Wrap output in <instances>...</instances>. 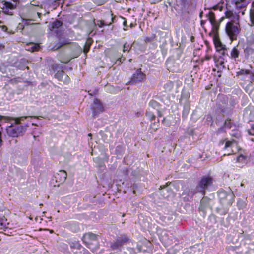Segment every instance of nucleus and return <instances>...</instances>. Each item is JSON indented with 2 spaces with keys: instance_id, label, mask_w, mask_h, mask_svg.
Wrapping results in <instances>:
<instances>
[{
  "instance_id": "1",
  "label": "nucleus",
  "mask_w": 254,
  "mask_h": 254,
  "mask_svg": "<svg viewBox=\"0 0 254 254\" xmlns=\"http://www.w3.org/2000/svg\"><path fill=\"white\" fill-rule=\"evenodd\" d=\"M29 116H21L19 117H11L0 116V119L3 118L6 121H13L11 125L6 128L7 134L11 137H16L22 135L25 132L27 125H23L21 124V122L24 121Z\"/></svg>"
},
{
  "instance_id": "2",
  "label": "nucleus",
  "mask_w": 254,
  "mask_h": 254,
  "mask_svg": "<svg viewBox=\"0 0 254 254\" xmlns=\"http://www.w3.org/2000/svg\"><path fill=\"white\" fill-rule=\"evenodd\" d=\"M225 31L231 41L236 40L240 32L239 21L228 22L225 26Z\"/></svg>"
},
{
  "instance_id": "3",
  "label": "nucleus",
  "mask_w": 254,
  "mask_h": 254,
  "mask_svg": "<svg viewBox=\"0 0 254 254\" xmlns=\"http://www.w3.org/2000/svg\"><path fill=\"white\" fill-rule=\"evenodd\" d=\"M221 203L226 205H230L232 204L234 195L231 191L227 192L224 190H220L218 193Z\"/></svg>"
},
{
  "instance_id": "4",
  "label": "nucleus",
  "mask_w": 254,
  "mask_h": 254,
  "mask_svg": "<svg viewBox=\"0 0 254 254\" xmlns=\"http://www.w3.org/2000/svg\"><path fill=\"white\" fill-rule=\"evenodd\" d=\"M212 183V179L208 176L203 177L199 182L198 185L196 187L194 193H201L204 195L205 189H207Z\"/></svg>"
},
{
  "instance_id": "5",
  "label": "nucleus",
  "mask_w": 254,
  "mask_h": 254,
  "mask_svg": "<svg viewBox=\"0 0 254 254\" xmlns=\"http://www.w3.org/2000/svg\"><path fill=\"white\" fill-rule=\"evenodd\" d=\"M129 241L130 240L126 236L119 237L116 242H114L111 244V247L113 250L120 251L122 247L128 243Z\"/></svg>"
},
{
  "instance_id": "6",
  "label": "nucleus",
  "mask_w": 254,
  "mask_h": 254,
  "mask_svg": "<svg viewBox=\"0 0 254 254\" xmlns=\"http://www.w3.org/2000/svg\"><path fill=\"white\" fill-rule=\"evenodd\" d=\"M146 78V75L144 74L141 69H138L133 74L129 81L130 84H135L138 82L143 81Z\"/></svg>"
},
{
  "instance_id": "7",
  "label": "nucleus",
  "mask_w": 254,
  "mask_h": 254,
  "mask_svg": "<svg viewBox=\"0 0 254 254\" xmlns=\"http://www.w3.org/2000/svg\"><path fill=\"white\" fill-rule=\"evenodd\" d=\"M243 117L247 122L254 120V108L248 107L245 108L243 113Z\"/></svg>"
},
{
  "instance_id": "8",
  "label": "nucleus",
  "mask_w": 254,
  "mask_h": 254,
  "mask_svg": "<svg viewBox=\"0 0 254 254\" xmlns=\"http://www.w3.org/2000/svg\"><path fill=\"white\" fill-rule=\"evenodd\" d=\"M92 109L93 116H96L100 113L103 112V107L99 100L97 99H95L94 100Z\"/></svg>"
},
{
  "instance_id": "9",
  "label": "nucleus",
  "mask_w": 254,
  "mask_h": 254,
  "mask_svg": "<svg viewBox=\"0 0 254 254\" xmlns=\"http://www.w3.org/2000/svg\"><path fill=\"white\" fill-rule=\"evenodd\" d=\"M244 56L245 58L249 61H254V47L252 46H248L244 49Z\"/></svg>"
},
{
  "instance_id": "10",
  "label": "nucleus",
  "mask_w": 254,
  "mask_h": 254,
  "mask_svg": "<svg viewBox=\"0 0 254 254\" xmlns=\"http://www.w3.org/2000/svg\"><path fill=\"white\" fill-rule=\"evenodd\" d=\"M97 236L92 233L85 234L83 237V241L88 245L91 244L94 241H96Z\"/></svg>"
},
{
  "instance_id": "11",
  "label": "nucleus",
  "mask_w": 254,
  "mask_h": 254,
  "mask_svg": "<svg viewBox=\"0 0 254 254\" xmlns=\"http://www.w3.org/2000/svg\"><path fill=\"white\" fill-rule=\"evenodd\" d=\"M106 15L107 17L110 19V21L107 22L105 21L104 20H98L97 22V25L99 27H102L105 25H110L113 22V17H112V14L110 13V12H108L107 13Z\"/></svg>"
},
{
  "instance_id": "12",
  "label": "nucleus",
  "mask_w": 254,
  "mask_h": 254,
  "mask_svg": "<svg viewBox=\"0 0 254 254\" xmlns=\"http://www.w3.org/2000/svg\"><path fill=\"white\" fill-rule=\"evenodd\" d=\"M236 145L235 142L234 141H227L226 142L225 146H224V149L227 150L228 149L229 152L228 153L227 155H229L231 153H233L234 152V151L233 149V148L234 146Z\"/></svg>"
},
{
  "instance_id": "13",
  "label": "nucleus",
  "mask_w": 254,
  "mask_h": 254,
  "mask_svg": "<svg viewBox=\"0 0 254 254\" xmlns=\"http://www.w3.org/2000/svg\"><path fill=\"white\" fill-rule=\"evenodd\" d=\"M2 5L3 12L7 14L12 15V13L9 12V10L14 9L13 5L10 2L7 1H4V2L2 3Z\"/></svg>"
},
{
  "instance_id": "14",
  "label": "nucleus",
  "mask_w": 254,
  "mask_h": 254,
  "mask_svg": "<svg viewBox=\"0 0 254 254\" xmlns=\"http://www.w3.org/2000/svg\"><path fill=\"white\" fill-rule=\"evenodd\" d=\"M225 16L226 18H230L231 20V22H236L239 20V16L237 14H234L231 11H227L225 12Z\"/></svg>"
},
{
  "instance_id": "15",
  "label": "nucleus",
  "mask_w": 254,
  "mask_h": 254,
  "mask_svg": "<svg viewBox=\"0 0 254 254\" xmlns=\"http://www.w3.org/2000/svg\"><path fill=\"white\" fill-rule=\"evenodd\" d=\"M67 177V174L65 171L60 170L59 172L57 174L56 178L57 180L59 179V181L60 182H64L65 181Z\"/></svg>"
},
{
  "instance_id": "16",
  "label": "nucleus",
  "mask_w": 254,
  "mask_h": 254,
  "mask_svg": "<svg viewBox=\"0 0 254 254\" xmlns=\"http://www.w3.org/2000/svg\"><path fill=\"white\" fill-rule=\"evenodd\" d=\"M249 3V0H236L235 5L237 8H243L247 6Z\"/></svg>"
},
{
  "instance_id": "17",
  "label": "nucleus",
  "mask_w": 254,
  "mask_h": 254,
  "mask_svg": "<svg viewBox=\"0 0 254 254\" xmlns=\"http://www.w3.org/2000/svg\"><path fill=\"white\" fill-rule=\"evenodd\" d=\"M250 19L251 21L250 26H254V2H253L251 8L250 10Z\"/></svg>"
},
{
  "instance_id": "18",
  "label": "nucleus",
  "mask_w": 254,
  "mask_h": 254,
  "mask_svg": "<svg viewBox=\"0 0 254 254\" xmlns=\"http://www.w3.org/2000/svg\"><path fill=\"white\" fill-rule=\"evenodd\" d=\"M215 45L218 51H222V54H225V45H223L219 41H215Z\"/></svg>"
},
{
  "instance_id": "19",
  "label": "nucleus",
  "mask_w": 254,
  "mask_h": 254,
  "mask_svg": "<svg viewBox=\"0 0 254 254\" xmlns=\"http://www.w3.org/2000/svg\"><path fill=\"white\" fill-rule=\"evenodd\" d=\"M62 22L60 21L56 20L54 22H52L50 25H49V28L52 31L55 29H57L62 26Z\"/></svg>"
},
{
  "instance_id": "20",
  "label": "nucleus",
  "mask_w": 254,
  "mask_h": 254,
  "mask_svg": "<svg viewBox=\"0 0 254 254\" xmlns=\"http://www.w3.org/2000/svg\"><path fill=\"white\" fill-rule=\"evenodd\" d=\"M239 55V51L236 47H234L231 52V57L232 59H236L238 58Z\"/></svg>"
},
{
  "instance_id": "21",
  "label": "nucleus",
  "mask_w": 254,
  "mask_h": 254,
  "mask_svg": "<svg viewBox=\"0 0 254 254\" xmlns=\"http://www.w3.org/2000/svg\"><path fill=\"white\" fill-rule=\"evenodd\" d=\"M208 19L210 21V23L214 25L215 23V16L214 14L212 12L209 11L207 15Z\"/></svg>"
},
{
  "instance_id": "22",
  "label": "nucleus",
  "mask_w": 254,
  "mask_h": 254,
  "mask_svg": "<svg viewBox=\"0 0 254 254\" xmlns=\"http://www.w3.org/2000/svg\"><path fill=\"white\" fill-rule=\"evenodd\" d=\"M173 87V83L172 82H168L164 85V88L166 91H170Z\"/></svg>"
},
{
  "instance_id": "23",
  "label": "nucleus",
  "mask_w": 254,
  "mask_h": 254,
  "mask_svg": "<svg viewBox=\"0 0 254 254\" xmlns=\"http://www.w3.org/2000/svg\"><path fill=\"white\" fill-rule=\"evenodd\" d=\"M7 220L4 217L0 218V229H2L6 226Z\"/></svg>"
},
{
  "instance_id": "24",
  "label": "nucleus",
  "mask_w": 254,
  "mask_h": 254,
  "mask_svg": "<svg viewBox=\"0 0 254 254\" xmlns=\"http://www.w3.org/2000/svg\"><path fill=\"white\" fill-rule=\"evenodd\" d=\"M206 200V199L205 198H203L201 199L200 201V204L199 206V209L204 211L206 208V205H205V201Z\"/></svg>"
},
{
  "instance_id": "25",
  "label": "nucleus",
  "mask_w": 254,
  "mask_h": 254,
  "mask_svg": "<svg viewBox=\"0 0 254 254\" xmlns=\"http://www.w3.org/2000/svg\"><path fill=\"white\" fill-rule=\"evenodd\" d=\"M55 76L57 78H59V76H61L62 78H64V79L67 78V79H68V77L67 76V75L66 74H65L63 71H61V72H59L55 74Z\"/></svg>"
},
{
  "instance_id": "26",
  "label": "nucleus",
  "mask_w": 254,
  "mask_h": 254,
  "mask_svg": "<svg viewBox=\"0 0 254 254\" xmlns=\"http://www.w3.org/2000/svg\"><path fill=\"white\" fill-rule=\"evenodd\" d=\"M146 115L151 121L154 120L155 118V116L151 111H147Z\"/></svg>"
},
{
  "instance_id": "27",
  "label": "nucleus",
  "mask_w": 254,
  "mask_h": 254,
  "mask_svg": "<svg viewBox=\"0 0 254 254\" xmlns=\"http://www.w3.org/2000/svg\"><path fill=\"white\" fill-rule=\"evenodd\" d=\"M31 48L32 51H38L39 50V49L40 48V46H39V44H38L32 43L31 44Z\"/></svg>"
},
{
  "instance_id": "28",
  "label": "nucleus",
  "mask_w": 254,
  "mask_h": 254,
  "mask_svg": "<svg viewBox=\"0 0 254 254\" xmlns=\"http://www.w3.org/2000/svg\"><path fill=\"white\" fill-rule=\"evenodd\" d=\"M92 1L96 4L98 5H101L104 4L106 0H92Z\"/></svg>"
},
{
  "instance_id": "29",
  "label": "nucleus",
  "mask_w": 254,
  "mask_h": 254,
  "mask_svg": "<svg viewBox=\"0 0 254 254\" xmlns=\"http://www.w3.org/2000/svg\"><path fill=\"white\" fill-rule=\"evenodd\" d=\"M131 49V47L127 43H125L123 46V52H125L126 51H129Z\"/></svg>"
},
{
  "instance_id": "30",
  "label": "nucleus",
  "mask_w": 254,
  "mask_h": 254,
  "mask_svg": "<svg viewBox=\"0 0 254 254\" xmlns=\"http://www.w3.org/2000/svg\"><path fill=\"white\" fill-rule=\"evenodd\" d=\"M237 73L239 75L249 74H250V71L248 70L241 69Z\"/></svg>"
},
{
  "instance_id": "31",
  "label": "nucleus",
  "mask_w": 254,
  "mask_h": 254,
  "mask_svg": "<svg viewBox=\"0 0 254 254\" xmlns=\"http://www.w3.org/2000/svg\"><path fill=\"white\" fill-rule=\"evenodd\" d=\"M161 241L167 245H169L170 243L166 240V238L162 236L161 238Z\"/></svg>"
},
{
  "instance_id": "32",
  "label": "nucleus",
  "mask_w": 254,
  "mask_h": 254,
  "mask_svg": "<svg viewBox=\"0 0 254 254\" xmlns=\"http://www.w3.org/2000/svg\"><path fill=\"white\" fill-rule=\"evenodd\" d=\"M89 47H85L84 48V50H83L84 53H85V54L87 53L88 52V50H89Z\"/></svg>"
},
{
  "instance_id": "33",
  "label": "nucleus",
  "mask_w": 254,
  "mask_h": 254,
  "mask_svg": "<svg viewBox=\"0 0 254 254\" xmlns=\"http://www.w3.org/2000/svg\"><path fill=\"white\" fill-rule=\"evenodd\" d=\"M150 105H155V104H157V102L155 101H151L150 102Z\"/></svg>"
},
{
  "instance_id": "34",
  "label": "nucleus",
  "mask_w": 254,
  "mask_h": 254,
  "mask_svg": "<svg viewBox=\"0 0 254 254\" xmlns=\"http://www.w3.org/2000/svg\"><path fill=\"white\" fill-rule=\"evenodd\" d=\"M124 19V21L123 22V25L124 26V27H126L127 25V22L125 19Z\"/></svg>"
},
{
  "instance_id": "35",
  "label": "nucleus",
  "mask_w": 254,
  "mask_h": 254,
  "mask_svg": "<svg viewBox=\"0 0 254 254\" xmlns=\"http://www.w3.org/2000/svg\"><path fill=\"white\" fill-rule=\"evenodd\" d=\"M1 132L0 131V147L1 146V143H2V140H1Z\"/></svg>"
},
{
  "instance_id": "36",
  "label": "nucleus",
  "mask_w": 254,
  "mask_h": 254,
  "mask_svg": "<svg viewBox=\"0 0 254 254\" xmlns=\"http://www.w3.org/2000/svg\"><path fill=\"white\" fill-rule=\"evenodd\" d=\"M219 64H220V65L223 66V65L224 64V62L223 61H220L219 62Z\"/></svg>"
},
{
  "instance_id": "37",
  "label": "nucleus",
  "mask_w": 254,
  "mask_h": 254,
  "mask_svg": "<svg viewBox=\"0 0 254 254\" xmlns=\"http://www.w3.org/2000/svg\"><path fill=\"white\" fill-rule=\"evenodd\" d=\"M249 133H250L251 135H254V130H253V131H250V132H249Z\"/></svg>"
},
{
  "instance_id": "38",
  "label": "nucleus",
  "mask_w": 254,
  "mask_h": 254,
  "mask_svg": "<svg viewBox=\"0 0 254 254\" xmlns=\"http://www.w3.org/2000/svg\"><path fill=\"white\" fill-rule=\"evenodd\" d=\"M155 123H153V124H151V127L152 128H154V127H155Z\"/></svg>"
},
{
  "instance_id": "39",
  "label": "nucleus",
  "mask_w": 254,
  "mask_h": 254,
  "mask_svg": "<svg viewBox=\"0 0 254 254\" xmlns=\"http://www.w3.org/2000/svg\"><path fill=\"white\" fill-rule=\"evenodd\" d=\"M37 15L38 16V17L40 18V16H41V13H39V12H37Z\"/></svg>"
},
{
  "instance_id": "40",
  "label": "nucleus",
  "mask_w": 254,
  "mask_h": 254,
  "mask_svg": "<svg viewBox=\"0 0 254 254\" xmlns=\"http://www.w3.org/2000/svg\"><path fill=\"white\" fill-rule=\"evenodd\" d=\"M154 130H156L157 129V127H155L154 128H153Z\"/></svg>"
},
{
  "instance_id": "41",
  "label": "nucleus",
  "mask_w": 254,
  "mask_h": 254,
  "mask_svg": "<svg viewBox=\"0 0 254 254\" xmlns=\"http://www.w3.org/2000/svg\"><path fill=\"white\" fill-rule=\"evenodd\" d=\"M242 15H244V11H243V12H242Z\"/></svg>"
},
{
  "instance_id": "42",
  "label": "nucleus",
  "mask_w": 254,
  "mask_h": 254,
  "mask_svg": "<svg viewBox=\"0 0 254 254\" xmlns=\"http://www.w3.org/2000/svg\"><path fill=\"white\" fill-rule=\"evenodd\" d=\"M188 110H186V111H185V112H186V113H188Z\"/></svg>"
},
{
  "instance_id": "43",
  "label": "nucleus",
  "mask_w": 254,
  "mask_h": 254,
  "mask_svg": "<svg viewBox=\"0 0 254 254\" xmlns=\"http://www.w3.org/2000/svg\"><path fill=\"white\" fill-rule=\"evenodd\" d=\"M164 189H166V190H168V189H167V188H165V187H164Z\"/></svg>"
},
{
  "instance_id": "44",
  "label": "nucleus",
  "mask_w": 254,
  "mask_h": 254,
  "mask_svg": "<svg viewBox=\"0 0 254 254\" xmlns=\"http://www.w3.org/2000/svg\"><path fill=\"white\" fill-rule=\"evenodd\" d=\"M207 60H209V58L207 57Z\"/></svg>"
},
{
  "instance_id": "45",
  "label": "nucleus",
  "mask_w": 254,
  "mask_h": 254,
  "mask_svg": "<svg viewBox=\"0 0 254 254\" xmlns=\"http://www.w3.org/2000/svg\"><path fill=\"white\" fill-rule=\"evenodd\" d=\"M201 14H202V13H200V16H201Z\"/></svg>"
},
{
  "instance_id": "46",
  "label": "nucleus",
  "mask_w": 254,
  "mask_h": 254,
  "mask_svg": "<svg viewBox=\"0 0 254 254\" xmlns=\"http://www.w3.org/2000/svg\"><path fill=\"white\" fill-rule=\"evenodd\" d=\"M14 1H16L17 0H13Z\"/></svg>"
}]
</instances>
